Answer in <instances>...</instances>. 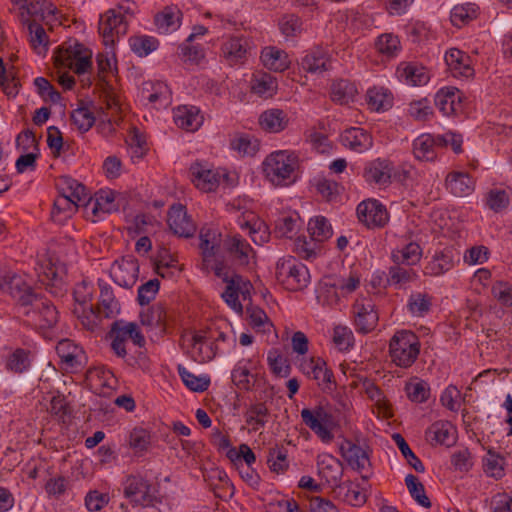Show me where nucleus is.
I'll return each instance as SVG.
<instances>
[{
  "mask_svg": "<svg viewBox=\"0 0 512 512\" xmlns=\"http://www.w3.org/2000/svg\"><path fill=\"white\" fill-rule=\"evenodd\" d=\"M493 297L500 305L512 308V285L508 282L497 281L491 287Z\"/></svg>",
  "mask_w": 512,
  "mask_h": 512,
  "instance_id": "nucleus-59",
  "label": "nucleus"
},
{
  "mask_svg": "<svg viewBox=\"0 0 512 512\" xmlns=\"http://www.w3.org/2000/svg\"><path fill=\"white\" fill-rule=\"evenodd\" d=\"M276 277L292 291L307 287L310 280L307 267L293 257L283 258L277 262Z\"/></svg>",
  "mask_w": 512,
  "mask_h": 512,
  "instance_id": "nucleus-5",
  "label": "nucleus"
},
{
  "mask_svg": "<svg viewBox=\"0 0 512 512\" xmlns=\"http://www.w3.org/2000/svg\"><path fill=\"white\" fill-rule=\"evenodd\" d=\"M267 463L271 471L277 474L285 472L289 466L286 450L279 447L271 448L269 450Z\"/></svg>",
  "mask_w": 512,
  "mask_h": 512,
  "instance_id": "nucleus-57",
  "label": "nucleus"
},
{
  "mask_svg": "<svg viewBox=\"0 0 512 512\" xmlns=\"http://www.w3.org/2000/svg\"><path fill=\"white\" fill-rule=\"evenodd\" d=\"M205 341V336L194 334L191 337H182V346L192 347L194 350L192 353L193 359L199 363H205L211 361L216 356V352L212 351V347H208L206 350L203 349L202 345Z\"/></svg>",
  "mask_w": 512,
  "mask_h": 512,
  "instance_id": "nucleus-34",
  "label": "nucleus"
},
{
  "mask_svg": "<svg viewBox=\"0 0 512 512\" xmlns=\"http://www.w3.org/2000/svg\"><path fill=\"white\" fill-rule=\"evenodd\" d=\"M56 352L64 369L73 373L81 371L88 362L83 348L70 339L59 341L56 346Z\"/></svg>",
  "mask_w": 512,
  "mask_h": 512,
  "instance_id": "nucleus-9",
  "label": "nucleus"
},
{
  "mask_svg": "<svg viewBox=\"0 0 512 512\" xmlns=\"http://www.w3.org/2000/svg\"><path fill=\"white\" fill-rule=\"evenodd\" d=\"M391 257L394 263L412 266L420 261L422 249L418 243L410 242L401 249L393 250Z\"/></svg>",
  "mask_w": 512,
  "mask_h": 512,
  "instance_id": "nucleus-36",
  "label": "nucleus"
},
{
  "mask_svg": "<svg viewBox=\"0 0 512 512\" xmlns=\"http://www.w3.org/2000/svg\"><path fill=\"white\" fill-rule=\"evenodd\" d=\"M341 456L347 461L348 465L361 473L370 466L368 452L361 446L353 443L351 440H344L340 445Z\"/></svg>",
  "mask_w": 512,
  "mask_h": 512,
  "instance_id": "nucleus-16",
  "label": "nucleus"
},
{
  "mask_svg": "<svg viewBox=\"0 0 512 512\" xmlns=\"http://www.w3.org/2000/svg\"><path fill=\"white\" fill-rule=\"evenodd\" d=\"M100 288V301L97 310L104 318H113L120 312V304L115 299L112 288L102 280L98 282Z\"/></svg>",
  "mask_w": 512,
  "mask_h": 512,
  "instance_id": "nucleus-28",
  "label": "nucleus"
},
{
  "mask_svg": "<svg viewBox=\"0 0 512 512\" xmlns=\"http://www.w3.org/2000/svg\"><path fill=\"white\" fill-rule=\"evenodd\" d=\"M357 92L356 87L347 80H339L331 85L332 101L341 105L349 103L353 100Z\"/></svg>",
  "mask_w": 512,
  "mask_h": 512,
  "instance_id": "nucleus-42",
  "label": "nucleus"
},
{
  "mask_svg": "<svg viewBox=\"0 0 512 512\" xmlns=\"http://www.w3.org/2000/svg\"><path fill=\"white\" fill-rule=\"evenodd\" d=\"M367 102L375 111L386 110L392 105V96L382 87H373L367 91Z\"/></svg>",
  "mask_w": 512,
  "mask_h": 512,
  "instance_id": "nucleus-44",
  "label": "nucleus"
},
{
  "mask_svg": "<svg viewBox=\"0 0 512 512\" xmlns=\"http://www.w3.org/2000/svg\"><path fill=\"white\" fill-rule=\"evenodd\" d=\"M420 353L418 336L409 330L397 331L389 341L391 361L398 367H411Z\"/></svg>",
  "mask_w": 512,
  "mask_h": 512,
  "instance_id": "nucleus-3",
  "label": "nucleus"
},
{
  "mask_svg": "<svg viewBox=\"0 0 512 512\" xmlns=\"http://www.w3.org/2000/svg\"><path fill=\"white\" fill-rule=\"evenodd\" d=\"M319 476L330 486H337L343 475L342 463L330 454H321L317 458Z\"/></svg>",
  "mask_w": 512,
  "mask_h": 512,
  "instance_id": "nucleus-17",
  "label": "nucleus"
},
{
  "mask_svg": "<svg viewBox=\"0 0 512 512\" xmlns=\"http://www.w3.org/2000/svg\"><path fill=\"white\" fill-rule=\"evenodd\" d=\"M408 112L416 121H427L433 115V109L426 98L411 102Z\"/></svg>",
  "mask_w": 512,
  "mask_h": 512,
  "instance_id": "nucleus-63",
  "label": "nucleus"
},
{
  "mask_svg": "<svg viewBox=\"0 0 512 512\" xmlns=\"http://www.w3.org/2000/svg\"><path fill=\"white\" fill-rule=\"evenodd\" d=\"M129 44L135 54L145 57L158 48L159 41L153 36L138 35L130 37Z\"/></svg>",
  "mask_w": 512,
  "mask_h": 512,
  "instance_id": "nucleus-43",
  "label": "nucleus"
},
{
  "mask_svg": "<svg viewBox=\"0 0 512 512\" xmlns=\"http://www.w3.org/2000/svg\"><path fill=\"white\" fill-rule=\"evenodd\" d=\"M445 62L454 77H470L474 70L470 57L457 48H451L445 54Z\"/></svg>",
  "mask_w": 512,
  "mask_h": 512,
  "instance_id": "nucleus-19",
  "label": "nucleus"
},
{
  "mask_svg": "<svg viewBox=\"0 0 512 512\" xmlns=\"http://www.w3.org/2000/svg\"><path fill=\"white\" fill-rule=\"evenodd\" d=\"M446 189L456 197H465L474 191L475 182L467 172L452 171L445 179Z\"/></svg>",
  "mask_w": 512,
  "mask_h": 512,
  "instance_id": "nucleus-18",
  "label": "nucleus"
},
{
  "mask_svg": "<svg viewBox=\"0 0 512 512\" xmlns=\"http://www.w3.org/2000/svg\"><path fill=\"white\" fill-rule=\"evenodd\" d=\"M23 313L32 325L40 329L52 328L58 322L56 307L51 301L37 294L31 299L29 306L24 308Z\"/></svg>",
  "mask_w": 512,
  "mask_h": 512,
  "instance_id": "nucleus-6",
  "label": "nucleus"
},
{
  "mask_svg": "<svg viewBox=\"0 0 512 512\" xmlns=\"http://www.w3.org/2000/svg\"><path fill=\"white\" fill-rule=\"evenodd\" d=\"M453 267V253L451 249H444L436 253L425 267V274L439 276Z\"/></svg>",
  "mask_w": 512,
  "mask_h": 512,
  "instance_id": "nucleus-37",
  "label": "nucleus"
},
{
  "mask_svg": "<svg viewBox=\"0 0 512 512\" xmlns=\"http://www.w3.org/2000/svg\"><path fill=\"white\" fill-rule=\"evenodd\" d=\"M261 60L266 68L275 72H282L290 65L287 53L276 47L264 48L261 53Z\"/></svg>",
  "mask_w": 512,
  "mask_h": 512,
  "instance_id": "nucleus-30",
  "label": "nucleus"
},
{
  "mask_svg": "<svg viewBox=\"0 0 512 512\" xmlns=\"http://www.w3.org/2000/svg\"><path fill=\"white\" fill-rule=\"evenodd\" d=\"M46 5L45 0H25L20 5V21L22 24L30 23L29 17H38L39 14H43L44 6Z\"/></svg>",
  "mask_w": 512,
  "mask_h": 512,
  "instance_id": "nucleus-58",
  "label": "nucleus"
},
{
  "mask_svg": "<svg viewBox=\"0 0 512 512\" xmlns=\"http://www.w3.org/2000/svg\"><path fill=\"white\" fill-rule=\"evenodd\" d=\"M394 442L398 446L404 458L407 460L408 464L415 469V471L419 473H423L425 471V467L421 460L413 453L410 449L408 443L403 438V436L399 433H395L392 436Z\"/></svg>",
  "mask_w": 512,
  "mask_h": 512,
  "instance_id": "nucleus-54",
  "label": "nucleus"
},
{
  "mask_svg": "<svg viewBox=\"0 0 512 512\" xmlns=\"http://www.w3.org/2000/svg\"><path fill=\"white\" fill-rule=\"evenodd\" d=\"M178 373L181 377L183 383L194 392H203L208 389L210 385V379L205 376H196L193 373L189 372L185 367L179 365Z\"/></svg>",
  "mask_w": 512,
  "mask_h": 512,
  "instance_id": "nucleus-47",
  "label": "nucleus"
},
{
  "mask_svg": "<svg viewBox=\"0 0 512 512\" xmlns=\"http://www.w3.org/2000/svg\"><path fill=\"white\" fill-rule=\"evenodd\" d=\"M58 185L61 195L54 201L51 217L54 221L61 222L72 216L78 203L86 200L87 193L84 185L69 176L61 177Z\"/></svg>",
  "mask_w": 512,
  "mask_h": 512,
  "instance_id": "nucleus-2",
  "label": "nucleus"
},
{
  "mask_svg": "<svg viewBox=\"0 0 512 512\" xmlns=\"http://www.w3.org/2000/svg\"><path fill=\"white\" fill-rule=\"evenodd\" d=\"M302 422L309 427L323 442H330L333 439L331 432L333 427V416L324 407L317 406L314 409L304 408L301 410Z\"/></svg>",
  "mask_w": 512,
  "mask_h": 512,
  "instance_id": "nucleus-7",
  "label": "nucleus"
},
{
  "mask_svg": "<svg viewBox=\"0 0 512 512\" xmlns=\"http://www.w3.org/2000/svg\"><path fill=\"white\" fill-rule=\"evenodd\" d=\"M222 51L230 65L236 64L246 55V48L244 47L242 40L236 37L230 38L225 42L222 47Z\"/></svg>",
  "mask_w": 512,
  "mask_h": 512,
  "instance_id": "nucleus-53",
  "label": "nucleus"
},
{
  "mask_svg": "<svg viewBox=\"0 0 512 512\" xmlns=\"http://www.w3.org/2000/svg\"><path fill=\"white\" fill-rule=\"evenodd\" d=\"M129 330V322L123 320L114 321L111 325L109 337L111 338V349L120 358H125L127 355L125 342L130 338L131 333Z\"/></svg>",
  "mask_w": 512,
  "mask_h": 512,
  "instance_id": "nucleus-25",
  "label": "nucleus"
},
{
  "mask_svg": "<svg viewBox=\"0 0 512 512\" xmlns=\"http://www.w3.org/2000/svg\"><path fill=\"white\" fill-rule=\"evenodd\" d=\"M405 484L408 488V491L411 495V497L422 507L424 508H430L431 507V501L427 497L425 493L424 485L419 481V479L413 475L408 474L405 477Z\"/></svg>",
  "mask_w": 512,
  "mask_h": 512,
  "instance_id": "nucleus-45",
  "label": "nucleus"
},
{
  "mask_svg": "<svg viewBox=\"0 0 512 512\" xmlns=\"http://www.w3.org/2000/svg\"><path fill=\"white\" fill-rule=\"evenodd\" d=\"M392 170L389 161L376 159L365 167L363 176L369 183L387 186L391 183Z\"/></svg>",
  "mask_w": 512,
  "mask_h": 512,
  "instance_id": "nucleus-21",
  "label": "nucleus"
},
{
  "mask_svg": "<svg viewBox=\"0 0 512 512\" xmlns=\"http://www.w3.org/2000/svg\"><path fill=\"white\" fill-rule=\"evenodd\" d=\"M287 114L280 109H270L263 112L259 118L261 127L271 133L284 130L288 125Z\"/></svg>",
  "mask_w": 512,
  "mask_h": 512,
  "instance_id": "nucleus-31",
  "label": "nucleus"
},
{
  "mask_svg": "<svg viewBox=\"0 0 512 512\" xmlns=\"http://www.w3.org/2000/svg\"><path fill=\"white\" fill-rule=\"evenodd\" d=\"M200 249L203 262L208 263L216 255L220 248V234L215 230L202 228L200 231Z\"/></svg>",
  "mask_w": 512,
  "mask_h": 512,
  "instance_id": "nucleus-33",
  "label": "nucleus"
},
{
  "mask_svg": "<svg viewBox=\"0 0 512 512\" xmlns=\"http://www.w3.org/2000/svg\"><path fill=\"white\" fill-rule=\"evenodd\" d=\"M299 166L294 152L276 151L263 162L265 177L275 186H287L295 181V171Z\"/></svg>",
  "mask_w": 512,
  "mask_h": 512,
  "instance_id": "nucleus-1",
  "label": "nucleus"
},
{
  "mask_svg": "<svg viewBox=\"0 0 512 512\" xmlns=\"http://www.w3.org/2000/svg\"><path fill=\"white\" fill-rule=\"evenodd\" d=\"M87 48L78 42H75L73 45H68L67 47H62L58 49V54L56 56V63L69 68V62H74L76 59L86 51Z\"/></svg>",
  "mask_w": 512,
  "mask_h": 512,
  "instance_id": "nucleus-55",
  "label": "nucleus"
},
{
  "mask_svg": "<svg viewBox=\"0 0 512 512\" xmlns=\"http://www.w3.org/2000/svg\"><path fill=\"white\" fill-rule=\"evenodd\" d=\"M403 265L394 263L389 268L387 278L389 284L401 288L417 279L416 271L409 266Z\"/></svg>",
  "mask_w": 512,
  "mask_h": 512,
  "instance_id": "nucleus-38",
  "label": "nucleus"
},
{
  "mask_svg": "<svg viewBox=\"0 0 512 512\" xmlns=\"http://www.w3.org/2000/svg\"><path fill=\"white\" fill-rule=\"evenodd\" d=\"M304 71L309 73H322L330 68V61L325 52L320 49L312 50L301 60Z\"/></svg>",
  "mask_w": 512,
  "mask_h": 512,
  "instance_id": "nucleus-35",
  "label": "nucleus"
},
{
  "mask_svg": "<svg viewBox=\"0 0 512 512\" xmlns=\"http://www.w3.org/2000/svg\"><path fill=\"white\" fill-rule=\"evenodd\" d=\"M397 74L400 79L413 86L426 84L429 80V74L424 67L411 63H401L397 68Z\"/></svg>",
  "mask_w": 512,
  "mask_h": 512,
  "instance_id": "nucleus-32",
  "label": "nucleus"
},
{
  "mask_svg": "<svg viewBox=\"0 0 512 512\" xmlns=\"http://www.w3.org/2000/svg\"><path fill=\"white\" fill-rule=\"evenodd\" d=\"M432 442L440 445L452 446L456 442V431L448 421H437L427 430Z\"/></svg>",
  "mask_w": 512,
  "mask_h": 512,
  "instance_id": "nucleus-27",
  "label": "nucleus"
},
{
  "mask_svg": "<svg viewBox=\"0 0 512 512\" xmlns=\"http://www.w3.org/2000/svg\"><path fill=\"white\" fill-rule=\"evenodd\" d=\"M34 85L37 89V93L44 100H49L52 103H58L61 100L60 93L54 88V86L44 77H37L34 80Z\"/></svg>",
  "mask_w": 512,
  "mask_h": 512,
  "instance_id": "nucleus-62",
  "label": "nucleus"
},
{
  "mask_svg": "<svg viewBox=\"0 0 512 512\" xmlns=\"http://www.w3.org/2000/svg\"><path fill=\"white\" fill-rule=\"evenodd\" d=\"M71 120L82 132H87L95 123L93 113L86 107H79L71 114Z\"/></svg>",
  "mask_w": 512,
  "mask_h": 512,
  "instance_id": "nucleus-61",
  "label": "nucleus"
},
{
  "mask_svg": "<svg viewBox=\"0 0 512 512\" xmlns=\"http://www.w3.org/2000/svg\"><path fill=\"white\" fill-rule=\"evenodd\" d=\"M341 141L344 146L358 153L369 150L373 145L372 136L358 127L346 129L341 135Z\"/></svg>",
  "mask_w": 512,
  "mask_h": 512,
  "instance_id": "nucleus-22",
  "label": "nucleus"
},
{
  "mask_svg": "<svg viewBox=\"0 0 512 512\" xmlns=\"http://www.w3.org/2000/svg\"><path fill=\"white\" fill-rule=\"evenodd\" d=\"M356 331L367 334L373 331L379 320L375 304L370 297H359L353 305Z\"/></svg>",
  "mask_w": 512,
  "mask_h": 512,
  "instance_id": "nucleus-10",
  "label": "nucleus"
},
{
  "mask_svg": "<svg viewBox=\"0 0 512 512\" xmlns=\"http://www.w3.org/2000/svg\"><path fill=\"white\" fill-rule=\"evenodd\" d=\"M30 354L29 350L17 348L8 356L6 368L16 374L28 371L31 366Z\"/></svg>",
  "mask_w": 512,
  "mask_h": 512,
  "instance_id": "nucleus-41",
  "label": "nucleus"
},
{
  "mask_svg": "<svg viewBox=\"0 0 512 512\" xmlns=\"http://www.w3.org/2000/svg\"><path fill=\"white\" fill-rule=\"evenodd\" d=\"M432 298L427 294L417 293L410 296L408 300L409 311L418 317H422L430 311Z\"/></svg>",
  "mask_w": 512,
  "mask_h": 512,
  "instance_id": "nucleus-56",
  "label": "nucleus"
},
{
  "mask_svg": "<svg viewBox=\"0 0 512 512\" xmlns=\"http://www.w3.org/2000/svg\"><path fill=\"white\" fill-rule=\"evenodd\" d=\"M435 105L445 116L455 114L461 107V96L458 89L445 87L435 95Z\"/></svg>",
  "mask_w": 512,
  "mask_h": 512,
  "instance_id": "nucleus-23",
  "label": "nucleus"
},
{
  "mask_svg": "<svg viewBox=\"0 0 512 512\" xmlns=\"http://www.w3.org/2000/svg\"><path fill=\"white\" fill-rule=\"evenodd\" d=\"M405 391L408 398L415 403L426 402L430 396L429 385L425 381L417 378L405 385Z\"/></svg>",
  "mask_w": 512,
  "mask_h": 512,
  "instance_id": "nucleus-49",
  "label": "nucleus"
},
{
  "mask_svg": "<svg viewBox=\"0 0 512 512\" xmlns=\"http://www.w3.org/2000/svg\"><path fill=\"white\" fill-rule=\"evenodd\" d=\"M308 232L314 242L322 243L333 235V229L328 219L322 215L311 218L308 223Z\"/></svg>",
  "mask_w": 512,
  "mask_h": 512,
  "instance_id": "nucleus-39",
  "label": "nucleus"
},
{
  "mask_svg": "<svg viewBox=\"0 0 512 512\" xmlns=\"http://www.w3.org/2000/svg\"><path fill=\"white\" fill-rule=\"evenodd\" d=\"M357 216L359 221L368 228L383 227L389 219L385 206L375 199H368L358 204Z\"/></svg>",
  "mask_w": 512,
  "mask_h": 512,
  "instance_id": "nucleus-11",
  "label": "nucleus"
},
{
  "mask_svg": "<svg viewBox=\"0 0 512 512\" xmlns=\"http://www.w3.org/2000/svg\"><path fill=\"white\" fill-rule=\"evenodd\" d=\"M167 222L170 230L179 237L190 238L196 232V225L182 204L171 206Z\"/></svg>",
  "mask_w": 512,
  "mask_h": 512,
  "instance_id": "nucleus-15",
  "label": "nucleus"
},
{
  "mask_svg": "<svg viewBox=\"0 0 512 512\" xmlns=\"http://www.w3.org/2000/svg\"><path fill=\"white\" fill-rule=\"evenodd\" d=\"M476 16L477 9L474 4H462L453 7L450 13V20L454 26L461 27L476 18Z\"/></svg>",
  "mask_w": 512,
  "mask_h": 512,
  "instance_id": "nucleus-50",
  "label": "nucleus"
},
{
  "mask_svg": "<svg viewBox=\"0 0 512 512\" xmlns=\"http://www.w3.org/2000/svg\"><path fill=\"white\" fill-rule=\"evenodd\" d=\"M122 486L124 497L132 506L154 507L162 502L158 490L140 474L128 475Z\"/></svg>",
  "mask_w": 512,
  "mask_h": 512,
  "instance_id": "nucleus-4",
  "label": "nucleus"
},
{
  "mask_svg": "<svg viewBox=\"0 0 512 512\" xmlns=\"http://www.w3.org/2000/svg\"><path fill=\"white\" fill-rule=\"evenodd\" d=\"M301 369L304 374L317 381L323 392H331L334 389L333 372L327 368V364L322 358H311L303 362Z\"/></svg>",
  "mask_w": 512,
  "mask_h": 512,
  "instance_id": "nucleus-14",
  "label": "nucleus"
},
{
  "mask_svg": "<svg viewBox=\"0 0 512 512\" xmlns=\"http://www.w3.org/2000/svg\"><path fill=\"white\" fill-rule=\"evenodd\" d=\"M28 25L29 33H30V43L32 47L40 54L47 51L48 46V36L46 34L45 29L33 20L30 23H26Z\"/></svg>",
  "mask_w": 512,
  "mask_h": 512,
  "instance_id": "nucleus-52",
  "label": "nucleus"
},
{
  "mask_svg": "<svg viewBox=\"0 0 512 512\" xmlns=\"http://www.w3.org/2000/svg\"><path fill=\"white\" fill-rule=\"evenodd\" d=\"M141 324L151 328L164 329L166 311L162 304H155L140 313Z\"/></svg>",
  "mask_w": 512,
  "mask_h": 512,
  "instance_id": "nucleus-40",
  "label": "nucleus"
},
{
  "mask_svg": "<svg viewBox=\"0 0 512 512\" xmlns=\"http://www.w3.org/2000/svg\"><path fill=\"white\" fill-rule=\"evenodd\" d=\"M268 408L265 403L251 405L245 413L246 423L251 425L253 430H258L267 423Z\"/></svg>",
  "mask_w": 512,
  "mask_h": 512,
  "instance_id": "nucleus-51",
  "label": "nucleus"
},
{
  "mask_svg": "<svg viewBox=\"0 0 512 512\" xmlns=\"http://www.w3.org/2000/svg\"><path fill=\"white\" fill-rule=\"evenodd\" d=\"M379 53L391 58L397 55L401 49L398 37L392 33H384L377 38L375 43Z\"/></svg>",
  "mask_w": 512,
  "mask_h": 512,
  "instance_id": "nucleus-48",
  "label": "nucleus"
},
{
  "mask_svg": "<svg viewBox=\"0 0 512 512\" xmlns=\"http://www.w3.org/2000/svg\"><path fill=\"white\" fill-rule=\"evenodd\" d=\"M189 171L192 182L204 192L213 191L219 185V174L200 163L192 164Z\"/></svg>",
  "mask_w": 512,
  "mask_h": 512,
  "instance_id": "nucleus-20",
  "label": "nucleus"
},
{
  "mask_svg": "<svg viewBox=\"0 0 512 512\" xmlns=\"http://www.w3.org/2000/svg\"><path fill=\"white\" fill-rule=\"evenodd\" d=\"M127 31L128 23L121 11L110 9L101 16L99 21V32L106 45L114 42V35H125Z\"/></svg>",
  "mask_w": 512,
  "mask_h": 512,
  "instance_id": "nucleus-13",
  "label": "nucleus"
},
{
  "mask_svg": "<svg viewBox=\"0 0 512 512\" xmlns=\"http://www.w3.org/2000/svg\"><path fill=\"white\" fill-rule=\"evenodd\" d=\"M138 274V262L132 257H123L120 260H116L110 269V276L113 281L117 285L127 289L135 285Z\"/></svg>",
  "mask_w": 512,
  "mask_h": 512,
  "instance_id": "nucleus-12",
  "label": "nucleus"
},
{
  "mask_svg": "<svg viewBox=\"0 0 512 512\" xmlns=\"http://www.w3.org/2000/svg\"><path fill=\"white\" fill-rule=\"evenodd\" d=\"M230 146L233 150L237 151L243 156H252L258 150L257 140H251L248 135H240L233 138L230 142Z\"/></svg>",
  "mask_w": 512,
  "mask_h": 512,
  "instance_id": "nucleus-60",
  "label": "nucleus"
},
{
  "mask_svg": "<svg viewBox=\"0 0 512 512\" xmlns=\"http://www.w3.org/2000/svg\"><path fill=\"white\" fill-rule=\"evenodd\" d=\"M224 246L228 253L237 261L239 265H248L251 254H254L250 244L242 239L240 235L228 237L224 241Z\"/></svg>",
  "mask_w": 512,
  "mask_h": 512,
  "instance_id": "nucleus-26",
  "label": "nucleus"
},
{
  "mask_svg": "<svg viewBox=\"0 0 512 512\" xmlns=\"http://www.w3.org/2000/svg\"><path fill=\"white\" fill-rule=\"evenodd\" d=\"M174 122L186 131H196L203 123V116L195 106H180L174 110Z\"/></svg>",
  "mask_w": 512,
  "mask_h": 512,
  "instance_id": "nucleus-24",
  "label": "nucleus"
},
{
  "mask_svg": "<svg viewBox=\"0 0 512 512\" xmlns=\"http://www.w3.org/2000/svg\"><path fill=\"white\" fill-rule=\"evenodd\" d=\"M74 313L77 314L83 327L91 332L97 330L100 326L101 313L93 308V305L83 308H75Z\"/></svg>",
  "mask_w": 512,
  "mask_h": 512,
  "instance_id": "nucleus-46",
  "label": "nucleus"
},
{
  "mask_svg": "<svg viewBox=\"0 0 512 512\" xmlns=\"http://www.w3.org/2000/svg\"><path fill=\"white\" fill-rule=\"evenodd\" d=\"M0 290L9 294L22 308L28 307L31 299L36 295L25 277L14 272H7L0 276Z\"/></svg>",
  "mask_w": 512,
  "mask_h": 512,
  "instance_id": "nucleus-8",
  "label": "nucleus"
},
{
  "mask_svg": "<svg viewBox=\"0 0 512 512\" xmlns=\"http://www.w3.org/2000/svg\"><path fill=\"white\" fill-rule=\"evenodd\" d=\"M115 193L113 191H101L96 195V200L92 208L93 213L102 211L105 213H112L117 211V206L114 204Z\"/></svg>",
  "mask_w": 512,
  "mask_h": 512,
  "instance_id": "nucleus-64",
  "label": "nucleus"
},
{
  "mask_svg": "<svg viewBox=\"0 0 512 512\" xmlns=\"http://www.w3.org/2000/svg\"><path fill=\"white\" fill-rule=\"evenodd\" d=\"M438 147L437 135L422 134L414 140L413 152L417 159L433 161L437 156Z\"/></svg>",
  "mask_w": 512,
  "mask_h": 512,
  "instance_id": "nucleus-29",
  "label": "nucleus"
}]
</instances>
